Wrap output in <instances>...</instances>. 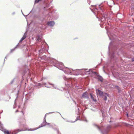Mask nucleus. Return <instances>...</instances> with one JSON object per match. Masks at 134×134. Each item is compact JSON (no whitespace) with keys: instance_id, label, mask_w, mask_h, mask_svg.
I'll list each match as a JSON object with an SVG mask.
<instances>
[{"instance_id":"nucleus-1","label":"nucleus","mask_w":134,"mask_h":134,"mask_svg":"<svg viewBox=\"0 0 134 134\" xmlns=\"http://www.w3.org/2000/svg\"><path fill=\"white\" fill-rule=\"evenodd\" d=\"M96 91L97 96H102L104 94L102 92L98 89L96 90Z\"/></svg>"},{"instance_id":"nucleus-2","label":"nucleus","mask_w":134,"mask_h":134,"mask_svg":"<svg viewBox=\"0 0 134 134\" xmlns=\"http://www.w3.org/2000/svg\"><path fill=\"white\" fill-rule=\"evenodd\" d=\"M47 25L51 26H53L55 24L54 21H48L47 24Z\"/></svg>"},{"instance_id":"nucleus-3","label":"nucleus","mask_w":134,"mask_h":134,"mask_svg":"<svg viewBox=\"0 0 134 134\" xmlns=\"http://www.w3.org/2000/svg\"><path fill=\"white\" fill-rule=\"evenodd\" d=\"M82 97L85 98H88V94L86 92H84L82 95Z\"/></svg>"},{"instance_id":"nucleus-4","label":"nucleus","mask_w":134,"mask_h":134,"mask_svg":"<svg viewBox=\"0 0 134 134\" xmlns=\"http://www.w3.org/2000/svg\"><path fill=\"white\" fill-rule=\"evenodd\" d=\"M107 96H108V94L106 93H105L102 96L103 98L105 100H107Z\"/></svg>"},{"instance_id":"nucleus-5","label":"nucleus","mask_w":134,"mask_h":134,"mask_svg":"<svg viewBox=\"0 0 134 134\" xmlns=\"http://www.w3.org/2000/svg\"><path fill=\"white\" fill-rule=\"evenodd\" d=\"M19 121L20 123L25 122V119H19Z\"/></svg>"},{"instance_id":"nucleus-6","label":"nucleus","mask_w":134,"mask_h":134,"mask_svg":"<svg viewBox=\"0 0 134 134\" xmlns=\"http://www.w3.org/2000/svg\"><path fill=\"white\" fill-rule=\"evenodd\" d=\"M90 96H91V99L93 100V101H95L96 100H95L94 98V96H93L91 93L90 94Z\"/></svg>"},{"instance_id":"nucleus-7","label":"nucleus","mask_w":134,"mask_h":134,"mask_svg":"<svg viewBox=\"0 0 134 134\" xmlns=\"http://www.w3.org/2000/svg\"><path fill=\"white\" fill-rule=\"evenodd\" d=\"M115 87L118 90V92H120V88L118 86H116Z\"/></svg>"},{"instance_id":"nucleus-8","label":"nucleus","mask_w":134,"mask_h":134,"mask_svg":"<svg viewBox=\"0 0 134 134\" xmlns=\"http://www.w3.org/2000/svg\"><path fill=\"white\" fill-rule=\"evenodd\" d=\"M5 134H10V133L8 131H5L4 132Z\"/></svg>"},{"instance_id":"nucleus-9","label":"nucleus","mask_w":134,"mask_h":134,"mask_svg":"<svg viewBox=\"0 0 134 134\" xmlns=\"http://www.w3.org/2000/svg\"><path fill=\"white\" fill-rule=\"evenodd\" d=\"M41 127V126L39 127H38V128H35L34 129H30V131L35 130L39 128L40 127Z\"/></svg>"},{"instance_id":"nucleus-10","label":"nucleus","mask_w":134,"mask_h":134,"mask_svg":"<svg viewBox=\"0 0 134 134\" xmlns=\"http://www.w3.org/2000/svg\"><path fill=\"white\" fill-rule=\"evenodd\" d=\"M26 37V35H24L21 38L24 40V39H25Z\"/></svg>"},{"instance_id":"nucleus-11","label":"nucleus","mask_w":134,"mask_h":134,"mask_svg":"<svg viewBox=\"0 0 134 134\" xmlns=\"http://www.w3.org/2000/svg\"><path fill=\"white\" fill-rule=\"evenodd\" d=\"M41 1V0H36L35 1V2L36 3H38L40 1Z\"/></svg>"},{"instance_id":"nucleus-12","label":"nucleus","mask_w":134,"mask_h":134,"mask_svg":"<svg viewBox=\"0 0 134 134\" xmlns=\"http://www.w3.org/2000/svg\"><path fill=\"white\" fill-rule=\"evenodd\" d=\"M23 40L22 38H21L20 41V42H21Z\"/></svg>"},{"instance_id":"nucleus-13","label":"nucleus","mask_w":134,"mask_h":134,"mask_svg":"<svg viewBox=\"0 0 134 134\" xmlns=\"http://www.w3.org/2000/svg\"><path fill=\"white\" fill-rule=\"evenodd\" d=\"M37 40H38L39 41H41V40L40 39H39V38H38V39H37Z\"/></svg>"},{"instance_id":"nucleus-14","label":"nucleus","mask_w":134,"mask_h":134,"mask_svg":"<svg viewBox=\"0 0 134 134\" xmlns=\"http://www.w3.org/2000/svg\"><path fill=\"white\" fill-rule=\"evenodd\" d=\"M100 81H103V79H100Z\"/></svg>"},{"instance_id":"nucleus-15","label":"nucleus","mask_w":134,"mask_h":134,"mask_svg":"<svg viewBox=\"0 0 134 134\" xmlns=\"http://www.w3.org/2000/svg\"><path fill=\"white\" fill-rule=\"evenodd\" d=\"M127 116H128V114H127Z\"/></svg>"}]
</instances>
